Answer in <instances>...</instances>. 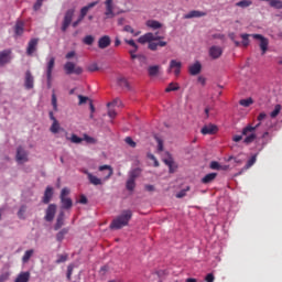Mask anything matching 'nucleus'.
Wrapping results in <instances>:
<instances>
[{"mask_svg":"<svg viewBox=\"0 0 282 282\" xmlns=\"http://www.w3.org/2000/svg\"><path fill=\"white\" fill-rule=\"evenodd\" d=\"M67 232H69V230H68L67 228L62 229V230L56 235L57 241H63V239H65V235H67Z\"/></svg>","mask_w":282,"mask_h":282,"instance_id":"nucleus-40","label":"nucleus"},{"mask_svg":"<svg viewBox=\"0 0 282 282\" xmlns=\"http://www.w3.org/2000/svg\"><path fill=\"white\" fill-rule=\"evenodd\" d=\"M123 32H129L130 34H133V36H139L140 32H135L131 25H126L123 28Z\"/></svg>","mask_w":282,"mask_h":282,"instance_id":"nucleus-45","label":"nucleus"},{"mask_svg":"<svg viewBox=\"0 0 282 282\" xmlns=\"http://www.w3.org/2000/svg\"><path fill=\"white\" fill-rule=\"evenodd\" d=\"M124 142H126V144H128L129 147H131V149H135V147H137L135 141H133V139H132L131 137H127V138L124 139Z\"/></svg>","mask_w":282,"mask_h":282,"instance_id":"nucleus-48","label":"nucleus"},{"mask_svg":"<svg viewBox=\"0 0 282 282\" xmlns=\"http://www.w3.org/2000/svg\"><path fill=\"white\" fill-rule=\"evenodd\" d=\"M180 89V86L177 84L171 83L166 88L165 91L169 94L171 91H177Z\"/></svg>","mask_w":282,"mask_h":282,"instance_id":"nucleus-43","label":"nucleus"},{"mask_svg":"<svg viewBox=\"0 0 282 282\" xmlns=\"http://www.w3.org/2000/svg\"><path fill=\"white\" fill-rule=\"evenodd\" d=\"M39 47V39L33 37L29 41L28 47H26V54L28 56H32L34 52H36V48Z\"/></svg>","mask_w":282,"mask_h":282,"instance_id":"nucleus-16","label":"nucleus"},{"mask_svg":"<svg viewBox=\"0 0 282 282\" xmlns=\"http://www.w3.org/2000/svg\"><path fill=\"white\" fill-rule=\"evenodd\" d=\"M156 142H158V151L159 153H162V151H164V141H162V139L156 138Z\"/></svg>","mask_w":282,"mask_h":282,"instance_id":"nucleus-53","label":"nucleus"},{"mask_svg":"<svg viewBox=\"0 0 282 282\" xmlns=\"http://www.w3.org/2000/svg\"><path fill=\"white\" fill-rule=\"evenodd\" d=\"M78 99H79L78 105H85V102H87V100H89V97H85L83 95H78Z\"/></svg>","mask_w":282,"mask_h":282,"instance_id":"nucleus-56","label":"nucleus"},{"mask_svg":"<svg viewBox=\"0 0 282 282\" xmlns=\"http://www.w3.org/2000/svg\"><path fill=\"white\" fill-rule=\"evenodd\" d=\"M141 173H142V169L140 167L132 169L128 174V178L135 181L138 180V176L141 175Z\"/></svg>","mask_w":282,"mask_h":282,"instance_id":"nucleus-29","label":"nucleus"},{"mask_svg":"<svg viewBox=\"0 0 282 282\" xmlns=\"http://www.w3.org/2000/svg\"><path fill=\"white\" fill-rule=\"evenodd\" d=\"M271 8H276L278 10H282V1L281 0H271Z\"/></svg>","mask_w":282,"mask_h":282,"instance_id":"nucleus-42","label":"nucleus"},{"mask_svg":"<svg viewBox=\"0 0 282 282\" xmlns=\"http://www.w3.org/2000/svg\"><path fill=\"white\" fill-rule=\"evenodd\" d=\"M163 162H164V164H166V166H169L170 173H175V169L177 166L175 165L173 158L169 156L167 159H164Z\"/></svg>","mask_w":282,"mask_h":282,"instance_id":"nucleus-30","label":"nucleus"},{"mask_svg":"<svg viewBox=\"0 0 282 282\" xmlns=\"http://www.w3.org/2000/svg\"><path fill=\"white\" fill-rule=\"evenodd\" d=\"M41 6H43V0H36V2L33 6V9L36 10H41Z\"/></svg>","mask_w":282,"mask_h":282,"instance_id":"nucleus-58","label":"nucleus"},{"mask_svg":"<svg viewBox=\"0 0 282 282\" xmlns=\"http://www.w3.org/2000/svg\"><path fill=\"white\" fill-rule=\"evenodd\" d=\"M254 101L252 100V98H247V99H242L240 100V105L242 107H250V105H252Z\"/></svg>","mask_w":282,"mask_h":282,"instance_id":"nucleus-49","label":"nucleus"},{"mask_svg":"<svg viewBox=\"0 0 282 282\" xmlns=\"http://www.w3.org/2000/svg\"><path fill=\"white\" fill-rule=\"evenodd\" d=\"M174 70L175 76H180V73L182 72V62H177L176 59H172L170 62V68L169 72Z\"/></svg>","mask_w":282,"mask_h":282,"instance_id":"nucleus-20","label":"nucleus"},{"mask_svg":"<svg viewBox=\"0 0 282 282\" xmlns=\"http://www.w3.org/2000/svg\"><path fill=\"white\" fill-rule=\"evenodd\" d=\"M56 63V58L54 56H48L46 58V79L48 87L52 85V72H54V65Z\"/></svg>","mask_w":282,"mask_h":282,"instance_id":"nucleus-7","label":"nucleus"},{"mask_svg":"<svg viewBox=\"0 0 282 282\" xmlns=\"http://www.w3.org/2000/svg\"><path fill=\"white\" fill-rule=\"evenodd\" d=\"M54 217H56V204H50L45 210L44 219L45 221H54Z\"/></svg>","mask_w":282,"mask_h":282,"instance_id":"nucleus-11","label":"nucleus"},{"mask_svg":"<svg viewBox=\"0 0 282 282\" xmlns=\"http://www.w3.org/2000/svg\"><path fill=\"white\" fill-rule=\"evenodd\" d=\"M64 69L66 72V74H83V67L80 66H76L75 63L73 62H67L65 65H64Z\"/></svg>","mask_w":282,"mask_h":282,"instance_id":"nucleus-10","label":"nucleus"},{"mask_svg":"<svg viewBox=\"0 0 282 282\" xmlns=\"http://www.w3.org/2000/svg\"><path fill=\"white\" fill-rule=\"evenodd\" d=\"M97 3H98V1L90 2L87 6H85L84 8H82V10H80L82 19H85V17H87V12H89L93 8H96Z\"/></svg>","mask_w":282,"mask_h":282,"instance_id":"nucleus-25","label":"nucleus"},{"mask_svg":"<svg viewBox=\"0 0 282 282\" xmlns=\"http://www.w3.org/2000/svg\"><path fill=\"white\" fill-rule=\"evenodd\" d=\"M206 282H215V275L213 273H208L205 278Z\"/></svg>","mask_w":282,"mask_h":282,"instance_id":"nucleus-59","label":"nucleus"},{"mask_svg":"<svg viewBox=\"0 0 282 282\" xmlns=\"http://www.w3.org/2000/svg\"><path fill=\"white\" fill-rule=\"evenodd\" d=\"M23 28H24L23 22L18 21L17 24H15V28H14V32H15L17 36H21L23 34Z\"/></svg>","mask_w":282,"mask_h":282,"instance_id":"nucleus-34","label":"nucleus"},{"mask_svg":"<svg viewBox=\"0 0 282 282\" xmlns=\"http://www.w3.org/2000/svg\"><path fill=\"white\" fill-rule=\"evenodd\" d=\"M84 140H85V142H87V144H96V139H94L93 137H89L87 134H84Z\"/></svg>","mask_w":282,"mask_h":282,"instance_id":"nucleus-55","label":"nucleus"},{"mask_svg":"<svg viewBox=\"0 0 282 282\" xmlns=\"http://www.w3.org/2000/svg\"><path fill=\"white\" fill-rule=\"evenodd\" d=\"M202 17H206V12L192 10L187 14H185L183 19H202Z\"/></svg>","mask_w":282,"mask_h":282,"instance_id":"nucleus-22","label":"nucleus"},{"mask_svg":"<svg viewBox=\"0 0 282 282\" xmlns=\"http://www.w3.org/2000/svg\"><path fill=\"white\" fill-rule=\"evenodd\" d=\"M265 118H268V115L265 112H260L257 120H258V122H263V120H265Z\"/></svg>","mask_w":282,"mask_h":282,"instance_id":"nucleus-57","label":"nucleus"},{"mask_svg":"<svg viewBox=\"0 0 282 282\" xmlns=\"http://www.w3.org/2000/svg\"><path fill=\"white\" fill-rule=\"evenodd\" d=\"M252 39L258 41V45L261 50L262 56L268 53V50L270 47V40L261 34H251Z\"/></svg>","mask_w":282,"mask_h":282,"instance_id":"nucleus-6","label":"nucleus"},{"mask_svg":"<svg viewBox=\"0 0 282 282\" xmlns=\"http://www.w3.org/2000/svg\"><path fill=\"white\" fill-rule=\"evenodd\" d=\"M117 84L119 85V87H121V89H126L127 91L131 89V85H129V82L124 77H118Z\"/></svg>","mask_w":282,"mask_h":282,"instance_id":"nucleus-24","label":"nucleus"},{"mask_svg":"<svg viewBox=\"0 0 282 282\" xmlns=\"http://www.w3.org/2000/svg\"><path fill=\"white\" fill-rule=\"evenodd\" d=\"M25 213H28V205H22L18 212L19 219H25Z\"/></svg>","mask_w":282,"mask_h":282,"instance_id":"nucleus-36","label":"nucleus"},{"mask_svg":"<svg viewBox=\"0 0 282 282\" xmlns=\"http://www.w3.org/2000/svg\"><path fill=\"white\" fill-rule=\"evenodd\" d=\"M107 107H122V101L117 98L113 101L108 102Z\"/></svg>","mask_w":282,"mask_h":282,"instance_id":"nucleus-46","label":"nucleus"},{"mask_svg":"<svg viewBox=\"0 0 282 282\" xmlns=\"http://www.w3.org/2000/svg\"><path fill=\"white\" fill-rule=\"evenodd\" d=\"M67 140H70L73 144H80V142H83L84 139L76 134H72L70 138H67Z\"/></svg>","mask_w":282,"mask_h":282,"instance_id":"nucleus-41","label":"nucleus"},{"mask_svg":"<svg viewBox=\"0 0 282 282\" xmlns=\"http://www.w3.org/2000/svg\"><path fill=\"white\" fill-rule=\"evenodd\" d=\"M254 162H257V155H253L246 164L245 166V171H248V169H250V166H252L254 164Z\"/></svg>","mask_w":282,"mask_h":282,"instance_id":"nucleus-50","label":"nucleus"},{"mask_svg":"<svg viewBox=\"0 0 282 282\" xmlns=\"http://www.w3.org/2000/svg\"><path fill=\"white\" fill-rule=\"evenodd\" d=\"M111 45V37L109 35H104L98 40L99 50H107Z\"/></svg>","mask_w":282,"mask_h":282,"instance_id":"nucleus-19","label":"nucleus"},{"mask_svg":"<svg viewBox=\"0 0 282 282\" xmlns=\"http://www.w3.org/2000/svg\"><path fill=\"white\" fill-rule=\"evenodd\" d=\"M96 41V39L93 35H86L83 39V44L84 45H94V42Z\"/></svg>","mask_w":282,"mask_h":282,"instance_id":"nucleus-37","label":"nucleus"},{"mask_svg":"<svg viewBox=\"0 0 282 282\" xmlns=\"http://www.w3.org/2000/svg\"><path fill=\"white\" fill-rule=\"evenodd\" d=\"M131 217H133L131 210H123L121 215L112 220L110 228L112 230H120V228H124V226H128L129 221H131Z\"/></svg>","mask_w":282,"mask_h":282,"instance_id":"nucleus-4","label":"nucleus"},{"mask_svg":"<svg viewBox=\"0 0 282 282\" xmlns=\"http://www.w3.org/2000/svg\"><path fill=\"white\" fill-rule=\"evenodd\" d=\"M24 87L25 89H34V76L32 75V72L26 70L24 76Z\"/></svg>","mask_w":282,"mask_h":282,"instance_id":"nucleus-14","label":"nucleus"},{"mask_svg":"<svg viewBox=\"0 0 282 282\" xmlns=\"http://www.w3.org/2000/svg\"><path fill=\"white\" fill-rule=\"evenodd\" d=\"M162 39H164V36H161L158 33L149 32L141 35L138 39V43H141V45H144V43H149L148 48H150L151 52H158V47H166L167 45V43L162 41Z\"/></svg>","mask_w":282,"mask_h":282,"instance_id":"nucleus-2","label":"nucleus"},{"mask_svg":"<svg viewBox=\"0 0 282 282\" xmlns=\"http://www.w3.org/2000/svg\"><path fill=\"white\" fill-rule=\"evenodd\" d=\"M240 36L242 39V42H241L242 46L243 47H248V45H250V36H252V35H250V34H241Z\"/></svg>","mask_w":282,"mask_h":282,"instance_id":"nucleus-38","label":"nucleus"},{"mask_svg":"<svg viewBox=\"0 0 282 282\" xmlns=\"http://www.w3.org/2000/svg\"><path fill=\"white\" fill-rule=\"evenodd\" d=\"M188 191H191V187L187 186L185 189H182L181 192H178L176 194V197L178 199H182V197H186V193H188Z\"/></svg>","mask_w":282,"mask_h":282,"instance_id":"nucleus-51","label":"nucleus"},{"mask_svg":"<svg viewBox=\"0 0 282 282\" xmlns=\"http://www.w3.org/2000/svg\"><path fill=\"white\" fill-rule=\"evenodd\" d=\"M74 56H76V52L74 51H70L66 54V58L69 59V58H74Z\"/></svg>","mask_w":282,"mask_h":282,"instance_id":"nucleus-64","label":"nucleus"},{"mask_svg":"<svg viewBox=\"0 0 282 282\" xmlns=\"http://www.w3.org/2000/svg\"><path fill=\"white\" fill-rule=\"evenodd\" d=\"M65 261H67V254H58L55 263H65Z\"/></svg>","mask_w":282,"mask_h":282,"instance_id":"nucleus-54","label":"nucleus"},{"mask_svg":"<svg viewBox=\"0 0 282 282\" xmlns=\"http://www.w3.org/2000/svg\"><path fill=\"white\" fill-rule=\"evenodd\" d=\"M145 25L151 30H160V28H162V23H160L158 20H148Z\"/></svg>","mask_w":282,"mask_h":282,"instance_id":"nucleus-28","label":"nucleus"},{"mask_svg":"<svg viewBox=\"0 0 282 282\" xmlns=\"http://www.w3.org/2000/svg\"><path fill=\"white\" fill-rule=\"evenodd\" d=\"M251 4H252L251 0H242L236 3L238 8H250Z\"/></svg>","mask_w":282,"mask_h":282,"instance_id":"nucleus-39","label":"nucleus"},{"mask_svg":"<svg viewBox=\"0 0 282 282\" xmlns=\"http://www.w3.org/2000/svg\"><path fill=\"white\" fill-rule=\"evenodd\" d=\"M14 282H30V272H21L14 280Z\"/></svg>","mask_w":282,"mask_h":282,"instance_id":"nucleus-26","label":"nucleus"},{"mask_svg":"<svg viewBox=\"0 0 282 282\" xmlns=\"http://www.w3.org/2000/svg\"><path fill=\"white\" fill-rule=\"evenodd\" d=\"M108 116H109V118H115L116 116H117V112H116V110H113V109H109L108 110Z\"/></svg>","mask_w":282,"mask_h":282,"instance_id":"nucleus-63","label":"nucleus"},{"mask_svg":"<svg viewBox=\"0 0 282 282\" xmlns=\"http://www.w3.org/2000/svg\"><path fill=\"white\" fill-rule=\"evenodd\" d=\"M149 76H158L160 74V65H153L148 68Z\"/></svg>","mask_w":282,"mask_h":282,"instance_id":"nucleus-33","label":"nucleus"},{"mask_svg":"<svg viewBox=\"0 0 282 282\" xmlns=\"http://www.w3.org/2000/svg\"><path fill=\"white\" fill-rule=\"evenodd\" d=\"M34 257V249L26 250L22 257V263H28Z\"/></svg>","mask_w":282,"mask_h":282,"instance_id":"nucleus-32","label":"nucleus"},{"mask_svg":"<svg viewBox=\"0 0 282 282\" xmlns=\"http://www.w3.org/2000/svg\"><path fill=\"white\" fill-rule=\"evenodd\" d=\"M74 19V9H68L64 14V20L62 22V32H67V28L72 25Z\"/></svg>","mask_w":282,"mask_h":282,"instance_id":"nucleus-9","label":"nucleus"},{"mask_svg":"<svg viewBox=\"0 0 282 282\" xmlns=\"http://www.w3.org/2000/svg\"><path fill=\"white\" fill-rule=\"evenodd\" d=\"M52 106H53L54 111H58V102L56 99V94L52 95Z\"/></svg>","mask_w":282,"mask_h":282,"instance_id":"nucleus-52","label":"nucleus"},{"mask_svg":"<svg viewBox=\"0 0 282 282\" xmlns=\"http://www.w3.org/2000/svg\"><path fill=\"white\" fill-rule=\"evenodd\" d=\"M30 152H28V150H25L22 147H19L17 149V155H15V160L18 162V164H25V162H29Z\"/></svg>","mask_w":282,"mask_h":282,"instance_id":"nucleus-8","label":"nucleus"},{"mask_svg":"<svg viewBox=\"0 0 282 282\" xmlns=\"http://www.w3.org/2000/svg\"><path fill=\"white\" fill-rule=\"evenodd\" d=\"M105 6H106V11H105L106 19H113V17H116V13L113 12V0H106Z\"/></svg>","mask_w":282,"mask_h":282,"instance_id":"nucleus-15","label":"nucleus"},{"mask_svg":"<svg viewBox=\"0 0 282 282\" xmlns=\"http://www.w3.org/2000/svg\"><path fill=\"white\" fill-rule=\"evenodd\" d=\"M281 113V105H275L273 111H271L270 116L271 118H276Z\"/></svg>","mask_w":282,"mask_h":282,"instance_id":"nucleus-44","label":"nucleus"},{"mask_svg":"<svg viewBox=\"0 0 282 282\" xmlns=\"http://www.w3.org/2000/svg\"><path fill=\"white\" fill-rule=\"evenodd\" d=\"M52 197H54V188H52V186H47L42 198L43 204H50V202H52Z\"/></svg>","mask_w":282,"mask_h":282,"instance_id":"nucleus-21","label":"nucleus"},{"mask_svg":"<svg viewBox=\"0 0 282 282\" xmlns=\"http://www.w3.org/2000/svg\"><path fill=\"white\" fill-rule=\"evenodd\" d=\"M234 142H241L243 140V135L236 134L232 137Z\"/></svg>","mask_w":282,"mask_h":282,"instance_id":"nucleus-62","label":"nucleus"},{"mask_svg":"<svg viewBox=\"0 0 282 282\" xmlns=\"http://www.w3.org/2000/svg\"><path fill=\"white\" fill-rule=\"evenodd\" d=\"M188 73L191 74V76H197L202 74V63L195 62L194 64H191L188 66Z\"/></svg>","mask_w":282,"mask_h":282,"instance_id":"nucleus-18","label":"nucleus"},{"mask_svg":"<svg viewBox=\"0 0 282 282\" xmlns=\"http://www.w3.org/2000/svg\"><path fill=\"white\" fill-rule=\"evenodd\" d=\"M99 171H108V174L104 176V178H100L94 174H88V182L89 184H93V186H102V184L109 181L111 178V175H113V167H111L110 165H101L99 166Z\"/></svg>","mask_w":282,"mask_h":282,"instance_id":"nucleus-3","label":"nucleus"},{"mask_svg":"<svg viewBox=\"0 0 282 282\" xmlns=\"http://www.w3.org/2000/svg\"><path fill=\"white\" fill-rule=\"evenodd\" d=\"M242 135H245L243 143L252 144L256 142L257 151H263L265 144H268L271 140L270 132H264L260 138L257 137V130L253 128V123H248L242 129Z\"/></svg>","mask_w":282,"mask_h":282,"instance_id":"nucleus-1","label":"nucleus"},{"mask_svg":"<svg viewBox=\"0 0 282 282\" xmlns=\"http://www.w3.org/2000/svg\"><path fill=\"white\" fill-rule=\"evenodd\" d=\"M65 224V212H59L56 224L54 226V230H61Z\"/></svg>","mask_w":282,"mask_h":282,"instance_id":"nucleus-23","label":"nucleus"},{"mask_svg":"<svg viewBox=\"0 0 282 282\" xmlns=\"http://www.w3.org/2000/svg\"><path fill=\"white\" fill-rule=\"evenodd\" d=\"M218 129L217 126L209 123L207 126H204L200 130V132L203 133V135H215V133H217Z\"/></svg>","mask_w":282,"mask_h":282,"instance_id":"nucleus-17","label":"nucleus"},{"mask_svg":"<svg viewBox=\"0 0 282 282\" xmlns=\"http://www.w3.org/2000/svg\"><path fill=\"white\" fill-rule=\"evenodd\" d=\"M83 15H79V18L77 19V21L73 22V28H78V25L80 24V22L83 21Z\"/></svg>","mask_w":282,"mask_h":282,"instance_id":"nucleus-60","label":"nucleus"},{"mask_svg":"<svg viewBox=\"0 0 282 282\" xmlns=\"http://www.w3.org/2000/svg\"><path fill=\"white\" fill-rule=\"evenodd\" d=\"M50 131H51V133L56 134V133H58L59 131H65V129H63V128L61 127V123H59L58 121H53V123H52V126H51V128H50Z\"/></svg>","mask_w":282,"mask_h":282,"instance_id":"nucleus-31","label":"nucleus"},{"mask_svg":"<svg viewBox=\"0 0 282 282\" xmlns=\"http://www.w3.org/2000/svg\"><path fill=\"white\" fill-rule=\"evenodd\" d=\"M70 191L67 187H64L61 192L59 199H61V209L62 210H69L73 206L74 203L72 202V198L67 197L69 195Z\"/></svg>","mask_w":282,"mask_h":282,"instance_id":"nucleus-5","label":"nucleus"},{"mask_svg":"<svg viewBox=\"0 0 282 282\" xmlns=\"http://www.w3.org/2000/svg\"><path fill=\"white\" fill-rule=\"evenodd\" d=\"M124 43H127V45H130V47H135L138 45L133 40H124Z\"/></svg>","mask_w":282,"mask_h":282,"instance_id":"nucleus-61","label":"nucleus"},{"mask_svg":"<svg viewBox=\"0 0 282 282\" xmlns=\"http://www.w3.org/2000/svg\"><path fill=\"white\" fill-rule=\"evenodd\" d=\"M209 169L213 171H221V165L217 161H213L209 165Z\"/></svg>","mask_w":282,"mask_h":282,"instance_id":"nucleus-47","label":"nucleus"},{"mask_svg":"<svg viewBox=\"0 0 282 282\" xmlns=\"http://www.w3.org/2000/svg\"><path fill=\"white\" fill-rule=\"evenodd\" d=\"M12 61V51L11 50H4L0 52V67H3V65H8Z\"/></svg>","mask_w":282,"mask_h":282,"instance_id":"nucleus-12","label":"nucleus"},{"mask_svg":"<svg viewBox=\"0 0 282 282\" xmlns=\"http://www.w3.org/2000/svg\"><path fill=\"white\" fill-rule=\"evenodd\" d=\"M217 178V173H209L202 178L203 184H212Z\"/></svg>","mask_w":282,"mask_h":282,"instance_id":"nucleus-27","label":"nucleus"},{"mask_svg":"<svg viewBox=\"0 0 282 282\" xmlns=\"http://www.w3.org/2000/svg\"><path fill=\"white\" fill-rule=\"evenodd\" d=\"M221 54H224V48L221 46L213 45L209 47V56L214 61H217V58H221Z\"/></svg>","mask_w":282,"mask_h":282,"instance_id":"nucleus-13","label":"nucleus"},{"mask_svg":"<svg viewBox=\"0 0 282 282\" xmlns=\"http://www.w3.org/2000/svg\"><path fill=\"white\" fill-rule=\"evenodd\" d=\"M126 188H127V191H134L135 189V180L128 178L126 182Z\"/></svg>","mask_w":282,"mask_h":282,"instance_id":"nucleus-35","label":"nucleus"}]
</instances>
